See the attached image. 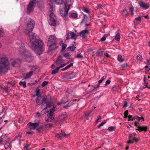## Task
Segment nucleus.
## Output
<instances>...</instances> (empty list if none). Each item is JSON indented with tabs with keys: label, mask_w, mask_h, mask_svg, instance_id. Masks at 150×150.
Wrapping results in <instances>:
<instances>
[{
	"label": "nucleus",
	"mask_w": 150,
	"mask_h": 150,
	"mask_svg": "<svg viewBox=\"0 0 150 150\" xmlns=\"http://www.w3.org/2000/svg\"><path fill=\"white\" fill-rule=\"evenodd\" d=\"M28 21L29 22L27 23L26 28L24 32L25 34L29 35V39L32 43V49L36 54L40 55L42 53V47L44 43L35 33H31L34 28L35 23L34 20L30 18L29 19Z\"/></svg>",
	"instance_id": "nucleus-1"
},
{
	"label": "nucleus",
	"mask_w": 150,
	"mask_h": 150,
	"mask_svg": "<svg viewBox=\"0 0 150 150\" xmlns=\"http://www.w3.org/2000/svg\"><path fill=\"white\" fill-rule=\"evenodd\" d=\"M9 62L8 58L4 56H0V73L5 74L8 71Z\"/></svg>",
	"instance_id": "nucleus-2"
},
{
	"label": "nucleus",
	"mask_w": 150,
	"mask_h": 150,
	"mask_svg": "<svg viewBox=\"0 0 150 150\" xmlns=\"http://www.w3.org/2000/svg\"><path fill=\"white\" fill-rule=\"evenodd\" d=\"M57 38L54 35L50 36L48 38L47 42V46L49 47V50H55L57 48L56 45Z\"/></svg>",
	"instance_id": "nucleus-3"
},
{
	"label": "nucleus",
	"mask_w": 150,
	"mask_h": 150,
	"mask_svg": "<svg viewBox=\"0 0 150 150\" xmlns=\"http://www.w3.org/2000/svg\"><path fill=\"white\" fill-rule=\"evenodd\" d=\"M50 21L49 23L52 26H55L56 24V18L51 11H49Z\"/></svg>",
	"instance_id": "nucleus-4"
},
{
	"label": "nucleus",
	"mask_w": 150,
	"mask_h": 150,
	"mask_svg": "<svg viewBox=\"0 0 150 150\" xmlns=\"http://www.w3.org/2000/svg\"><path fill=\"white\" fill-rule=\"evenodd\" d=\"M55 110V108H53L52 109H50L49 113L47 114V116L45 117L46 121L47 122H50L52 120L54 119L53 115Z\"/></svg>",
	"instance_id": "nucleus-5"
},
{
	"label": "nucleus",
	"mask_w": 150,
	"mask_h": 150,
	"mask_svg": "<svg viewBox=\"0 0 150 150\" xmlns=\"http://www.w3.org/2000/svg\"><path fill=\"white\" fill-rule=\"evenodd\" d=\"M44 106H46V107L44 108L41 111V114L42 115H44L47 112L46 109L52 106L53 105V104L51 101H49L46 102L44 104Z\"/></svg>",
	"instance_id": "nucleus-6"
},
{
	"label": "nucleus",
	"mask_w": 150,
	"mask_h": 150,
	"mask_svg": "<svg viewBox=\"0 0 150 150\" xmlns=\"http://www.w3.org/2000/svg\"><path fill=\"white\" fill-rule=\"evenodd\" d=\"M40 121L38 120H35V122L32 123L29 122L28 124V125L29 126V128L31 129H35L39 125Z\"/></svg>",
	"instance_id": "nucleus-7"
},
{
	"label": "nucleus",
	"mask_w": 150,
	"mask_h": 150,
	"mask_svg": "<svg viewBox=\"0 0 150 150\" xmlns=\"http://www.w3.org/2000/svg\"><path fill=\"white\" fill-rule=\"evenodd\" d=\"M11 64L14 67L17 66L21 62V60L18 58H11L10 59Z\"/></svg>",
	"instance_id": "nucleus-8"
},
{
	"label": "nucleus",
	"mask_w": 150,
	"mask_h": 150,
	"mask_svg": "<svg viewBox=\"0 0 150 150\" xmlns=\"http://www.w3.org/2000/svg\"><path fill=\"white\" fill-rule=\"evenodd\" d=\"M23 56L25 60L28 62L31 61L33 59V57L28 51H27Z\"/></svg>",
	"instance_id": "nucleus-9"
},
{
	"label": "nucleus",
	"mask_w": 150,
	"mask_h": 150,
	"mask_svg": "<svg viewBox=\"0 0 150 150\" xmlns=\"http://www.w3.org/2000/svg\"><path fill=\"white\" fill-rule=\"evenodd\" d=\"M67 4V3H66L65 5H64L65 7L63 9V10H60V12L61 14V16L63 17L66 16L68 14L69 10L70 8V7H69L68 9H66L67 7L66 5Z\"/></svg>",
	"instance_id": "nucleus-10"
},
{
	"label": "nucleus",
	"mask_w": 150,
	"mask_h": 150,
	"mask_svg": "<svg viewBox=\"0 0 150 150\" xmlns=\"http://www.w3.org/2000/svg\"><path fill=\"white\" fill-rule=\"evenodd\" d=\"M19 51L20 54L23 55L27 52L25 50V47L24 44L21 43L19 48Z\"/></svg>",
	"instance_id": "nucleus-11"
},
{
	"label": "nucleus",
	"mask_w": 150,
	"mask_h": 150,
	"mask_svg": "<svg viewBox=\"0 0 150 150\" xmlns=\"http://www.w3.org/2000/svg\"><path fill=\"white\" fill-rule=\"evenodd\" d=\"M64 62V60L62 59V56L59 55L58 56L57 59L56 61V65L58 66Z\"/></svg>",
	"instance_id": "nucleus-12"
},
{
	"label": "nucleus",
	"mask_w": 150,
	"mask_h": 150,
	"mask_svg": "<svg viewBox=\"0 0 150 150\" xmlns=\"http://www.w3.org/2000/svg\"><path fill=\"white\" fill-rule=\"evenodd\" d=\"M56 4H61L64 3L65 5L66 3L70 1H68V0H52Z\"/></svg>",
	"instance_id": "nucleus-13"
},
{
	"label": "nucleus",
	"mask_w": 150,
	"mask_h": 150,
	"mask_svg": "<svg viewBox=\"0 0 150 150\" xmlns=\"http://www.w3.org/2000/svg\"><path fill=\"white\" fill-rule=\"evenodd\" d=\"M75 44V42H74L73 43H72L71 45L67 48V50L68 51L70 50L72 52L74 51L76 48V47H75L76 45Z\"/></svg>",
	"instance_id": "nucleus-14"
},
{
	"label": "nucleus",
	"mask_w": 150,
	"mask_h": 150,
	"mask_svg": "<svg viewBox=\"0 0 150 150\" xmlns=\"http://www.w3.org/2000/svg\"><path fill=\"white\" fill-rule=\"evenodd\" d=\"M68 134H65L64 132H63L62 131L61 132L59 133H57L55 134L56 137L58 138H59L60 137H65L66 136H67Z\"/></svg>",
	"instance_id": "nucleus-15"
},
{
	"label": "nucleus",
	"mask_w": 150,
	"mask_h": 150,
	"mask_svg": "<svg viewBox=\"0 0 150 150\" xmlns=\"http://www.w3.org/2000/svg\"><path fill=\"white\" fill-rule=\"evenodd\" d=\"M147 129V127L146 126H137V129H136L139 131L140 132L142 131H144V132H145L146 131Z\"/></svg>",
	"instance_id": "nucleus-16"
},
{
	"label": "nucleus",
	"mask_w": 150,
	"mask_h": 150,
	"mask_svg": "<svg viewBox=\"0 0 150 150\" xmlns=\"http://www.w3.org/2000/svg\"><path fill=\"white\" fill-rule=\"evenodd\" d=\"M139 5L141 7L143 8L146 9L148 8L149 6L147 4L142 2H139Z\"/></svg>",
	"instance_id": "nucleus-17"
},
{
	"label": "nucleus",
	"mask_w": 150,
	"mask_h": 150,
	"mask_svg": "<svg viewBox=\"0 0 150 150\" xmlns=\"http://www.w3.org/2000/svg\"><path fill=\"white\" fill-rule=\"evenodd\" d=\"M43 101V97L42 96H39L37 100V103L38 104H42Z\"/></svg>",
	"instance_id": "nucleus-18"
},
{
	"label": "nucleus",
	"mask_w": 150,
	"mask_h": 150,
	"mask_svg": "<svg viewBox=\"0 0 150 150\" xmlns=\"http://www.w3.org/2000/svg\"><path fill=\"white\" fill-rule=\"evenodd\" d=\"M88 30H85L81 31L79 34L80 35L82 36L83 38H84L85 37V34H88Z\"/></svg>",
	"instance_id": "nucleus-19"
},
{
	"label": "nucleus",
	"mask_w": 150,
	"mask_h": 150,
	"mask_svg": "<svg viewBox=\"0 0 150 150\" xmlns=\"http://www.w3.org/2000/svg\"><path fill=\"white\" fill-rule=\"evenodd\" d=\"M67 116L65 115H62L59 119H58L57 121V122L58 123L61 124L66 119V118Z\"/></svg>",
	"instance_id": "nucleus-20"
},
{
	"label": "nucleus",
	"mask_w": 150,
	"mask_h": 150,
	"mask_svg": "<svg viewBox=\"0 0 150 150\" xmlns=\"http://www.w3.org/2000/svg\"><path fill=\"white\" fill-rule=\"evenodd\" d=\"M33 73V71H31L29 72L28 73L26 74L24 76L25 79H26L29 78H30Z\"/></svg>",
	"instance_id": "nucleus-21"
},
{
	"label": "nucleus",
	"mask_w": 150,
	"mask_h": 150,
	"mask_svg": "<svg viewBox=\"0 0 150 150\" xmlns=\"http://www.w3.org/2000/svg\"><path fill=\"white\" fill-rule=\"evenodd\" d=\"M129 140L128 142H127L128 144H132L137 141L136 139L132 136H129Z\"/></svg>",
	"instance_id": "nucleus-22"
},
{
	"label": "nucleus",
	"mask_w": 150,
	"mask_h": 150,
	"mask_svg": "<svg viewBox=\"0 0 150 150\" xmlns=\"http://www.w3.org/2000/svg\"><path fill=\"white\" fill-rule=\"evenodd\" d=\"M68 101L67 98H63L62 100L59 102L57 103L58 105H59L62 104H64L67 103Z\"/></svg>",
	"instance_id": "nucleus-23"
},
{
	"label": "nucleus",
	"mask_w": 150,
	"mask_h": 150,
	"mask_svg": "<svg viewBox=\"0 0 150 150\" xmlns=\"http://www.w3.org/2000/svg\"><path fill=\"white\" fill-rule=\"evenodd\" d=\"M14 140H18L20 142L21 141H23V140L22 138L21 135L19 134L15 137Z\"/></svg>",
	"instance_id": "nucleus-24"
},
{
	"label": "nucleus",
	"mask_w": 150,
	"mask_h": 150,
	"mask_svg": "<svg viewBox=\"0 0 150 150\" xmlns=\"http://www.w3.org/2000/svg\"><path fill=\"white\" fill-rule=\"evenodd\" d=\"M69 35H71V38L74 40H76L77 38V36L74 33L72 32L69 33Z\"/></svg>",
	"instance_id": "nucleus-25"
},
{
	"label": "nucleus",
	"mask_w": 150,
	"mask_h": 150,
	"mask_svg": "<svg viewBox=\"0 0 150 150\" xmlns=\"http://www.w3.org/2000/svg\"><path fill=\"white\" fill-rule=\"evenodd\" d=\"M100 84L98 83V84L92 86V87L93 88V90H97L100 86Z\"/></svg>",
	"instance_id": "nucleus-26"
},
{
	"label": "nucleus",
	"mask_w": 150,
	"mask_h": 150,
	"mask_svg": "<svg viewBox=\"0 0 150 150\" xmlns=\"http://www.w3.org/2000/svg\"><path fill=\"white\" fill-rule=\"evenodd\" d=\"M73 63H71L67 66L65 67L64 68L62 69V71H65L66 70H67L69 69L70 67L71 66H73Z\"/></svg>",
	"instance_id": "nucleus-27"
},
{
	"label": "nucleus",
	"mask_w": 150,
	"mask_h": 150,
	"mask_svg": "<svg viewBox=\"0 0 150 150\" xmlns=\"http://www.w3.org/2000/svg\"><path fill=\"white\" fill-rule=\"evenodd\" d=\"M106 78V76H103L101 79L98 81V83L99 84H100L103 81L105 80Z\"/></svg>",
	"instance_id": "nucleus-28"
},
{
	"label": "nucleus",
	"mask_w": 150,
	"mask_h": 150,
	"mask_svg": "<svg viewBox=\"0 0 150 150\" xmlns=\"http://www.w3.org/2000/svg\"><path fill=\"white\" fill-rule=\"evenodd\" d=\"M19 84L20 86H22L24 88L26 87V82L25 81H20Z\"/></svg>",
	"instance_id": "nucleus-29"
},
{
	"label": "nucleus",
	"mask_w": 150,
	"mask_h": 150,
	"mask_svg": "<svg viewBox=\"0 0 150 150\" xmlns=\"http://www.w3.org/2000/svg\"><path fill=\"white\" fill-rule=\"evenodd\" d=\"M59 70V68H57L55 69H54L52 71V72H51V74H57V73H58Z\"/></svg>",
	"instance_id": "nucleus-30"
},
{
	"label": "nucleus",
	"mask_w": 150,
	"mask_h": 150,
	"mask_svg": "<svg viewBox=\"0 0 150 150\" xmlns=\"http://www.w3.org/2000/svg\"><path fill=\"white\" fill-rule=\"evenodd\" d=\"M43 126H40L38 128L36 129V131L37 132L39 133L41 132L42 130L43 129Z\"/></svg>",
	"instance_id": "nucleus-31"
},
{
	"label": "nucleus",
	"mask_w": 150,
	"mask_h": 150,
	"mask_svg": "<svg viewBox=\"0 0 150 150\" xmlns=\"http://www.w3.org/2000/svg\"><path fill=\"white\" fill-rule=\"evenodd\" d=\"M120 35L119 33H117L115 36V39L117 41H119L120 40Z\"/></svg>",
	"instance_id": "nucleus-32"
},
{
	"label": "nucleus",
	"mask_w": 150,
	"mask_h": 150,
	"mask_svg": "<svg viewBox=\"0 0 150 150\" xmlns=\"http://www.w3.org/2000/svg\"><path fill=\"white\" fill-rule=\"evenodd\" d=\"M10 145V143L9 142H6V143L5 144L4 146L5 149H7L9 146Z\"/></svg>",
	"instance_id": "nucleus-33"
},
{
	"label": "nucleus",
	"mask_w": 150,
	"mask_h": 150,
	"mask_svg": "<svg viewBox=\"0 0 150 150\" xmlns=\"http://www.w3.org/2000/svg\"><path fill=\"white\" fill-rule=\"evenodd\" d=\"M63 55L65 57L68 59H69L71 56L70 54L68 53H64L63 54Z\"/></svg>",
	"instance_id": "nucleus-34"
},
{
	"label": "nucleus",
	"mask_w": 150,
	"mask_h": 150,
	"mask_svg": "<svg viewBox=\"0 0 150 150\" xmlns=\"http://www.w3.org/2000/svg\"><path fill=\"white\" fill-rule=\"evenodd\" d=\"M122 56L120 54H119L117 57V60L120 62H123L124 60L123 59H122Z\"/></svg>",
	"instance_id": "nucleus-35"
},
{
	"label": "nucleus",
	"mask_w": 150,
	"mask_h": 150,
	"mask_svg": "<svg viewBox=\"0 0 150 150\" xmlns=\"http://www.w3.org/2000/svg\"><path fill=\"white\" fill-rule=\"evenodd\" d=\"M130 12H131V15L132 16L133 15H134V7L132 6L131 7L129 8Z\"/></svg>",
	"instance_id": "nucleus-36"
},
{
	"label": "nucleus",
	"mask_w": 150,
	"mask_h": 150,
	"mask_svg": "<svg viewBox=\"0 0 150 150\" xmlns=\"http://www.w3.org/2000/svg\"><path fill=\"white\" fill-rule=\"evenodd\" d=\"M141 18L140 16H139L138 17L135 18L134 21V22L135 23L136 21H141Z\"/></svg>",
	"instance_id": "nucleus-37"
},
{
	"label": "nucleus",
	"mask_w": 150,
	"mask_h": 150,
	"mask_svg": "<svg viewBox=\"0 0 150 150\" xmlns=\"http://www.w3.org/2000/svg\"><path fill=\"white\" fill-rule=\"evenodd\" d=\"M71 16L74 18H76L77 17V15L76 13H73L71 14Z\"/></svg>",
	"instance_id": "nucleus-38"
},
{
	"label": "nucleus",
	"mask_w": 150,
	"mask_h": 150,
	"mask_svg": "<svg viewBox=\"0 0 150 150\" xmlns=\"http://www.w3.org/2000/svg\"><path fill=\"white\" fill-rule=\"evenodd\" d=\"M48 83V82L47 81H44L42 84V86L43 87L47 85Z\"/></svg>",
	"instance_id": "nucleus-39"
},
{
	"label": "nucleus",
	"mask_w": 150,
	"mask_h": 150,
	"mask_svg": "<svg viewBox=\"0 0 150 150\" xmlns=\"http://www.w3.org/2000/svg\"><path fill=\"white\" fill-rule=\"evenodd\" d=\"M67 45V44H63L62 45V51H63L66 48Z\"/></svg>",
	"instance_id": "nucleus-40"
},
{
	"label": "nucleus",
	"mask_w": 150,
	"mask_h": 150,
	"mask_svg": "<svg viewBox=\"0 0 150 150\" xmlns=\"http://www.w3.org/2000/svg\"><path fill=\"white\" fill-rule=\"evenodd\" d=\"M123 14L124 15H127V13H128V11L127 10L125 9H124L122 11Z\"/></svg>",
	"instance_id": "nucleus-41"
},
{
	"label": "nucleus",
	"mask_w": 150,
	"mask_h": 150,
	"mask_svg": "<svg viewBox=\"0 0 150 150\" xmlns=\"http://www.w3.org/2000/svg\"><path fill=\"white\" fill-rule=\"evenodd\" d=\"M115 128L114 127L112 126H111L109 127L108 129V130L110 131H112L114 130Z\"/></svg>",
	"instance_id": "nucleus-42"
},
{
	"label": "nucleus",
	"mask_w": 150,
	"mask_h": 150,
	"mask_svg": "<svg viewBox=\"0 0 150 150\" xmlns=\"http://www.w3.org/2000/svg\"><path fill=\"white\" fill-rule=\"evenodd\" d=\"M4 33L2 31V29L0 28V37H3L4 36Z\"/></svg>",
	"instance_id": "nucleus-43"
},
{
	"label": "nucleus",
	"mask_w": 150,
	"mask_h": 150,
	"mask_svg": "<svg viewBox=\"0 0 150 150\" xmlns=\"http://www.w3.org/2000/svg\"><path fill=\"white\" fill-rule=\"evenodd\" d=\"M127 66V64L125 63L122 64L121 66V69H123Z\"/></svg>",
	"instance_id": "nucleus-44"
},
{
	"label": "nucleus",
	"mask_w": 150,
	"mask_h": 150,
	"mask_svg": "<svg viewBox=\"0 0 150 150\" xmlns=\"http://www.w3.org/2000/svg\"><path fill=\"white\" fill-rule=\"evenodd\" d=\"M134 118L136 119L137 120L139 121L140 120H142L143 121H144L143 118L142 117H135Z\"/></svg>",
	"instance_id": "nucleus-45"
},
{
	"label": "nucleus",
	"mask_w": 150,
	"mask_h": 150,
	"mask_svg": "<svg viewBox=\"0 0 150 150\" xmlns=\"http://www.w3.org/2000/svg\"><path fill=\"white\" fill-rule=\"evenodd\" d=\"M76 58H81L83 57V56L80 54H77V56L75 57Z\"/></svg>",
	"instance_id": "nucleus-46"
},
{
	"label": "nucleus",
	"mask_w": 150,
	"mask_h": 150,
	"mask_svg": "<svg viewBox=\"0 0 150 150\" xmlns=\"http://www.w3.org/2000/svg\"><path fill=\"white\" fill-rule=\"evenodd\" d=\"M76 101V99H75L74 100H71L69 103V104H70V105H72V104L74 103V102H75Z\"/></svg>",
	"instance_id": "nucleus-47"
},
{
	"label": "nucleus",
	"mask_w": 150,
	"mask_h": 150,
	"mask_svg": "<svg viewBox=\"0 0 150 150\" xmlns=\"http://www.w3.org/2000/svg\"><path fill=\"white\" fill-rule=\"evenodd\" d=\"M137 57L138 59L140 60L141 61H142V56L140 54H138V55H137Z\"/></svg>",
	"instance_id": "nucleus-48"
},
{
	"label": "nucleus",
	"mask_w": 150,
	"mask_h": 150,
	"mask_svg": "<svg viewBox=\"0 0 150 150\" xmlns=\"http://www.w3.org/2000/svg\"><path fill=\"white\" fill-rule=\"evenodd\" d=\"M41 115L40 113L37 112L35 114V117H36L39 118L41 116Z\"/></svg>",
	"instance_id": "nucleus-49"
},
{
	"label": "nucleus",
	"mask_w": 150,
	"mask_h": 150,
	"mask_svg": "<svg viewBox=\"0 0 150 150\" xmlns=\"http://www.w3.org/2000/svg\"><path fill=\"white\" fill-rule=\"evenodd\" d=\"M102 52V51H101V50H98L97 52L96 56H100V53H101Z\"/></svg>",
	"instance_id": "nucleus-50"
},
{
	"label": "nucleus",
	"mask_w": 150,
	"mask_h": 150,
	"mask_svg": "<svg viewBox=\"0 0 150 150\" xmlns=\"http://www.w3.org/2000/svg\"><path fill=\"white\" fill-rule=\"evenodd\" d=\"M36 95L37 96H38V95L40 93V90L39 88H37L36 90Z\"/></svg>",
	"instance_id": "nucleus-51"
},
{
	"label": "nucleus",
	"mask_w": 150,
	"mask_h": 150,
	"mask_svg": "<svg viewBox=\"0 0 150 150\" xmlns=\"http://www.w3.org/2000/svg\"><path fill=\"white\" fill-rule=\"evenodd\" d=\"M60 65L59 67H58V68H59V69L60 68H62V67H64L65 65H66V64L63 63L62 64H61Z\"/></svg>",
	"instance_id": "nucleus-52"
},
{
	"label": "nucleus",
	"mask_w": 150,
	"mask_h": 150,
	"mask_svg": "<svg viewBox=\"0 0 150 150\" xmlns=\"http://www.w3.org/2000/svg\"><path fill=\"white\" fill-rule=\"evenodd\" d=\"M6 83L7 84H10L12 86H14L15 85V83L12 82H10L9 81H7L6 82Z\"/></svg>",
	"instance_id": "nucleus-53"
},
{
	"label": "nucleus",
	"mask_w": 150,
	"mask_h": 150,
	"mask_svg": "<svg viewBox=\"0 0 150 150\" xmlns=\"http://www.w3.org/2000/svg\"><path fill=\"white\" fill-rule=\"evenodd\" d=\"M84 11L86 13H88L89 12V10L87 8H85L84 9Z\"/></svg>",
	"instance_id": "nucleus-54"
},
{
	"label": "nucleus",
	"mask_w": 150,
	"mask_h": 150,
	"mask_svg": "<svg viewBox=\"0 0 150 150\" xmlns=\"http://www.w3.org/2000/svg\"><path fill=\"white\" fill-rule=\"evenodd\" d=\"M91 112V111H88V112H86L85 113V115L86 116H88V115Z\"/></svg>",
	"instance_id": "nucleus-55"
},
{
	"label": "nucleus",
	"mask_w": 150,
	"mask_h": 150,
	"mask_svg": "<svg viewBox=\"0 0 150 150\" xmlns=\"http://www.w3.org/2000/svg\"><path fill=\"white\" fill-rule=\"evenodd\" d=\"M110 83V81L109 80H108L106 81L105 84V86H106V85L109 84Z\"/></svg>",
	"instance_id": "nucleus-56"
},
{
	"label": "nucleus",
	"mask_w": 150,
	"mask_h": 150,
	"mask_svg": "<svg viewBox=\"0 0 150 150\" xmlns=\"http://www.w3.org/2000/svg\"><path fill=\"white\" fill-rule=\"evenodd\" d=\"M106 122H102L98 126V127H101L102 126H103L104 124H105V123Z\"/></svg>",
	"instance_id": "nucleus-57"
},
{
	"label": "nucleus",
	"mask_w": 150,
	"mask_h": 150,
	"mask_svg": "<svg viewBox=\"0 0 150 150\" xmlns=\"http://www.w3.org/2000/svg\"><path fill=\"white\" fill-rule=\"evenodd\" d=\"M127 102H126V101L124 102V105H123V107L124 108H125L126 107H127Z\"/></svg>",
	"instance_id": "nucleus-58"
},
{
	"label": "nucleus",
	"mask_w": 150,
	"mask_h": 150,
	"mask_svg": "<svg viewBox=\"0 0 150 150\" xmlns=\"http://www.w3.org/2000/svg\"><path fill=\"white\" fill-rule=\"evenodd\" d=\"M145 70H147V71H149L150 70V68L148 67V66L147 65H146L145 66Z\"/></svg>",
	"instance_id": "nucleus-59"
},
{
	"label": "nucleus",
	"mask_w": 150,
	"mask_h": 150,
	"mask_svg": "<svg viewBox=\"0 0 150 150\" xmlns=\"http://www.w3.org/2000/svg\"><path fill=\"white\" fill-rule=\"evenodd\" d=\"M128 117L129 118V119L128 120V121H129L130 120H133V119H131V118H132V116L129 115L128 116Z\"/></svg>",
	"instance_id": "nucleus-60"
},
{
	"label": "nucleus",
	"mask_w": 150,
	"mask_h": 150,
	"mask_svg": "<svg viewBox=\"0 0 150 150\" xmlns=\"http://www.w3.org/2000/svg\"><path fill=\"white\" fill-rule=\"evenodd\" d=\"M146 64L150 66V60L149 59H147Z\"/></svg>",
	"instance_id": "nucleus-61"
},
{
	"label": "nucleus",
	"mask_w": 150,
	"mask_h": 150,
	"mask_svg": "<svg viewBox=\"0 0 150 150\" xmlns=\"http://www.w3.org/2000/svg\"><path fill=\"white\" fill-rule=\"evenodd\" d=\"M106 40V37H103L101 38V41H104Z\"/></svg>",
	"instance_id": "nucleus-62"
},
{
	"label": "nucleus",
	"mask_w": 150,
	"mask_h": 150,
	"mask_svg": "<svg viewBox=\"0 0 150 150\" xmlns=\"http://www.w3.org/2000/svg\"><path fill=\"white\" fill-rule=\"evenodd\" d=\"M71 38V35H69V33H68L66 38V39H69Z\"/></svg>",
	"instance_id": "nucleus-63"
},
{
	"label": "nucleus",
	"mask_w": 150,
	"mask_h": 150,
	"mask_svg": "<svg viewBox=\"0 0 150 150\" xmlns=\"http://www.w3.org/2000/svg\"><path fill=\"white\" fill-rule=\"evenodd\" d=\"M128 110H126L125 112L124 115H125V116H127L128 115Z\"/></svg>",
	"instance_id": "nucleus-64"
}]
</instances>
